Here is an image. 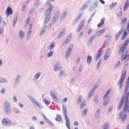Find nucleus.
I'll use <instances>...</instances> for the list:
<instances>
[{
    "label": "nucleus",
    "instance_id": "f257e3e1",
    "mask_svg": "<svg viewBox=\"0 0 129 129\" xmlns=\"http://www.w3.org/2000/svg\"><path fill=\"white\" fill-rule=\"evenodd\" d=\"M10 106L8 101H5L4 102V109L6 114L7 115H9L11 112Z\"/></svg>",
    "mask_w": 129,
    "mask_h": 129
},
{
    "label": "nucleus",
    "instance_id": "f03ea898",
    "mask_svg": "<svg viewBox=\"0 0 129 129\" xmlns=\"http://www.w3.org/2000/svg\"><path fill=\"white\" fill-rule=\"evenodd\" d=\"M12 123L10 119L6 118H3L2 121V124L6 126H10L12 125Z\"/></svg>",
    "mask_w": 129,
    "mask_h": 129
},
{
    "label": "nucleus",
    "instance_id": "7ed1b4c3",
    "mask_svg": "<svg viewBox=\"0 0 129 129\" xmlns=\"http://www.w3.org/2000/svg\"><path fill=\"white\" fill-rule=\"evenodd\" d=\"M98 0H94L93 3L89 8V10L90 11L94 10L97 7V5L99 3Z\"/></svg>",
    "mask_w": 129,
    "mask_h": 129
},
{
    "label": "nucleus",
    "instance_id": "20e7f679",
    "mask_svg": "<svg viewBox=\"0 0 129 129\" xmlns=\"http://www.w3.org/2000/svg\"><path fill=\"white\" fill-rule=\"evenodd\" d=\"M5 12L7 16L8 17L10 14L12 15V14L13 13V10L11 7H8L6 9Z\"/></svg>",
    "mask_w": 129,
    "mask_h": 129
},
{
    "label": "nucleus",
    "instance_id": "39448f33",
    "mask_svg": "<svg viewBox=\"0 0 129 129\" xmlns=\"http://www.w3.org/2000/svg\"><path fill=\"white\" fill-rule=\"evenodd\" d=\"M47 14V16L46 17L44 20V23L43 25H45L49 21L51 16V13H49V14Z\"/></svg>",
    "mask_w": 129,
    "mask_h": 129
},
{
    "label": "nucleus",
    "instance_id": "423d86ee",
    "mask_svg": "<svg viewBox=\"0 0 129 129\" xmlns=\"http://www.w3.org/2000/svg\"><path fill=\"white\" fill-rule=\"evenodd\" d=\"M62 111L63 112L64 116L66 117V119H69L68 117L67 116L66 108L64 105H62Z\"/></svg>",
    "mask_w": 129,
    "mask_h": 129
},
{
    "label": "nucleus",
    "instance_id": "0eeeda50",
    "mask_svg": "<svg viewBox=\"0 0 129 129\" xmlns=\"http://www.w3.org/2000/svg\"><path fill=\"white\" fill-rule=\"evenodd\" d=\"M118 115L119 117H120L121 120V121L125 120L126 119L127 117V115L126 114H125L124 116L122 115V113L121 112H119Z\"/></svg>",
    "mask_w": 129,
    "mask_h": 129
},
{
    "label": "nucleus",
    "instance_id": "6e6552de",
    "mask_svg": "<svg viewBox=\"0 0 129 129\" xmlns=\"http://www.w3.org/2000/svg\"><path fill=\"white\" fill-rule=\"evenodd\" d=\"M110 50V49H107L106 50L104 55V60H106L109 57V55H108L109 54V51Z\"/></svg>",
    "mask_w": 129,
    "mask_h": 129
},
{
    "label": "nucleus",
    "instance_id": "1a4fd4ad",
    "mask_svg": "<svg viewBox=\"0 0 129 129\" xmlns=\"http://www.w3.org/2000/svg\"><path fill=\"white\" fill-rule=\"evenodd\" d=\"M127 22V18L126 17H124L121 21V23L122 26H124L125 25Z\"/></svg>",
    "mask_w": 129,
    "mask_h": 129
},
{
    "label": "nucleus",
    "instance_id": "9d476101",
    "mask_svg": "<svg viewBox=\"0 0 129 129\" xmlns=\"http://www.w3.org/2000/svg\"><path fill=\"white\" fill-rule=\"evenodd\" d=\"M19 35L20 38L22 40L24 36L25 33L22 30H20L19 32Z\"/></svg>",
    "mask_w": 129,
    "mask_h": 129
},
{
    "label": "nucleus",
    "instance_id": "9b49d317",
    "mask_svg": "<svg viewBox=\"0 0 129 129\" xmlns=\"http://www.w3.org/2000/svg\"><path fill=\"white\" fill-rule=\"evenodd\" d=\"M21 76L20 75H18L16 77L14 82V85L15 86L18 84L19 81V79L20 78Z\"/></svg>",
    "mask_w": 129,
    "mask_h": 129
},
{
    "label": "nucleus",
    "instance_id": "f8f14e48",
    "mask_svg": "<svg viewBox=\"0 0 129 129\" xmlns=\"http://www.w3.org/2000/svg\"><path fill=\"white\" fill-rule=\"evenodd\" d=\"M106 30L105 28H104L97 31L96 33V35L97 36H99L103 34Z\"/></svg>",
    "mask_w": 129,
    "mask_h": 129
},
{
    "label": "nucleus",
    "instance_id": "ddd939ff",
    "mask_svg": "<svg viewBox=\"0 0 129 129\" xmlns=\"http://www.w3.org/2000/svg\"><path fill=\"white\" fill-rule=\"evenodd\" d=\"M105 20V19L104 18H102L101 20V22L97 25V27H101L102 25L104 24Z\"/></svg>",
    "mask_w": 129,
    "mask_h": 129
},
{
    "label": "nucleus",
    "instance_id": "4468645a",
    "mask_svg": "<svg viewBox=\"0 0 129 129\" xmlns=\"http://www.w3.org/2000/svg\"><path fill=\"white\" fill-rule=\"evenodd\" d=\"M67 14V12H64L61 14L59 16L60 18V20L63 19H64L66 17Z\"/></svg>",
    "mask_w": 129,
    "mask_h": 129
},
{
    "label": "nucleus",
    "instance_id": "2eb2a0df",
    "mask_svg": "<svg viewBox=\"0 0 129 129\" xmlns=\"http://www.w3.org/2000/svg\"><path fill=\"white\" fill-rule=\"evenodd\" d=\"M102 52H100V51H99L96 55L95 59L96 61L100 57L102 54Z\"/></svg>",
    "mask_w": 129,
    "mask_h": 129
},
{
    "label": "nucleus",
    "instance_id": "dca6fc26",
    "mask_svg": "<svg viewBox=\"0 0 129 129\" xmlns=\"http://www.w3.org/2000/svg\"><path fill=\"white\" fill-rule=\"evenodd\" d=\"M100 83V79H99L97 80L95 83V84L94 85V86L93 89V90L95 89L97 87L99 86V84Z\"/></svg>",
    "mask_w": 129,
    "mask_h": 129
},
{
    "label": "nucleus",
    "instance_id": "f3484780",
    "mask_svg": "<svg viewBox=\"0 0 129 129\" xmlns=\"http://www.w3.org/2000/svg\"><path fill=\"white\" fill-rule=\"evenodd\" d=\"M127 34L128 33H127L125 30H124L121 37V40H123L126 37Z\"/></svg>",
    "mask_w": 129,
    "mask_h": 129
},
{
    "label": "nucleus",
    "instance_id": "a211bd4d",
    "mask_svg": "<svg viewBox=\"0 0 129 129\" xmlns=\"http://www.w3.org/2000/svg\"><path fill=\"white\" fill-rule=\"evenodd\" d=\"M92 58L91 56L88 55L87 58V62L88 63V64H89L90 63L91 60Z\"/></svg>",
    "mask_w": 129,
    "mask_h": 129
},
{
    "label": "nucleus",
    "instance_id": "6ab92c4d",
    "mask_svg": "<svg viewBox=\"0 0 129 129\" xmlns=\"http://www.w3.org/2000/svg\"><path fill=\"white\" fill-rule=\"evenodd\" d=\"M32 103L34 104L35 105H37V106L40 108H41V107L39 105L37 101L34 98L31 101Z\"/></svg>",
    "mask_w": 129,
    "mask_h": 129
},
{
    "label": "nucleus",
    "instance_id": "aec40b11",
    "mask_svg": "<svg viewBox=\"0 0 129 129\" xmlns=\"http://www.w3.org/2000/svg\"><path fill=\"white\" fill-rule=\"evenodd\" d=\"M59 67V62H56L54 67V71H56L58 69V68Z\"/></svg>",
    "mask_w": 129,
    "mask_h": 129
},
{
    "label": "nucleus",
    "instance_id": "412c9836",
    "mask_svg": "<svg viewBox=\"0 0 129 129\" xmlns=\"http://www.w3.org/2000/svg\"><path fill=\"white\" fill-rule=\"evenodd\" d=\"M129 87V78H127V81L126 83V85L125 88V91L127 89H128Z\"/></svg>",
    "mask_w": 129,
    "mask_h": 129
},
{
    "label": "nucleus",
    "instance_id": "4be33fe9",
    "mask_svg": "<svg viewBox=\"0 0 129 129\" xmlns=\"http://www.w3.org/2000/svg\"><path fill=\"white\" fill-rule=\"evenodd\" d=\"M63 31L64 30H63L62 29L60 31V33L58 35L57 37V38L58 39H59L63 35Z\"/></svg>",
    "mask_w": 129,
    "mask_h": 129
},
{
    "label": "nucleus",
    "instance_id": "5701e85b",
    "mask_svg": "<svg viewBox=\"0 0 129 129\" xmlns=\"http://www.w3.org/2000/svg\"><path fill=\"white\" fill-rule=\"evenodd\" d=\"M8 82L7 80L5 78H3L0 79V82L5 83Z\"/></svg>",
    "mask_w": 129,
    "mask_h": 129
},
{
    "label": "nucleus",
    "instance_id": "b1692460",
    "mask_svg": "<svg viewBox=\"0 0 129 129\" xmlns=\"http://www.w3.org/2000/svg\"><path fill=\"white\" fill-rule=\"evenodd\" d=\"M56 116L57 117L56 118L55 120L56 121L60 122L62 121V118L61 116H59L58 115H57Z\"/></svg>",
    "mask_w": 129,
    "mask_h": 129
},
{
    "label": "nucleus",
    "instance_id": "393cba45",
    "mask_svg": "<svg viewBox=\"0 0 129 129\" xmlns=\"http://www.w3.org/2000/svg\"><path fill=\"white\" fill-rule=\"evenodd\" d=\"M129 42V38H127L122 45V46H126Z\"/></svg>",
    "mask_w": 129,
    "mask_h": 129
},
{
    "label": "nucleus",
    "instance_id": "a878e982",
    "mask_svg": "<svg viewBox=\"0 0 129 129\" xmlns=\"http://www.w3.org/2000/svg\"><path fill=\"white\" fill-rule=\"evenodd\" d=\"M109 125L110 124L109 123H105L103 125V126L104 127V129H109L110 128Z\"/></svg>",
    "mask_w": 129,
    "mask_h": 129
},
{
    "label": "nucleus",
    "instance_id": "bb28decb",
    "mask_svg": "<svg viewBox=\"0 0 129 129\" xmlns=\"http://www.w3.org/2000/svg\"><path fill=\"white\" fill-rule=\"evenodd\" d=\"M66 125L68 129H70V121L69 119H66Z\"/></svg>",
    "mask_w": 129,
    "mask_h": 129
},
{
    "label": "nucleus",
    "instance_id": "cd10ccee",
    "mask_svg": "<svg viewBox=\"0 0 129 129\" xmlns=\"http://www.w3.org/2000/svg\"><path fill=\"white\" fill-rule=\"evenodd\" d=\"M73 46V45H70L69 48H68L66 52L70 53L72 51Z\"/></svg>",
    "mask_w": 129,
    "mask_h": 129
},
{
    "label": "nucleus",
    "instance_id": "c85d7f7f",
    "mask_svg": "<svg viewBox=\"0 0 129 129\" xmlns=\"http://www.w3.org/2000/svg\"><path fill=\"white\" fill-rule=\"evenodd\" d=\"M117 4L116 2H113L111 5L110 6V9H112Z\"/></svg>",
    "mask_w": 129,
    "mask_h": 129
},
{
    "label": "nucleus",
    "instance_id": "c756f323",
    "mask_svg": "<svg viewBox=\"0 0 129 129\" xmlns=\"http://www.w3.org/2000/svg\"><path fill=\"white\" fill-rule=\"evenodd\" d=\"M45 120L48 123V124H49L51 126H54V124L53 123L47 118H46V119H45Z\"/></svg>",
    "mask_w": 129,
    "mask_h": 129
},
{
    "label": "nucleus",
    "instance_id": "7c9ffc66",
    "mask_svg": "<svg viewBox=\"0 0 129 129\" xmlns=\"http://www.w3.org/2000/svg\"><path fill=\"white\" fill-rule=\"evenodd\" d=\"M111 91V90L109 89L106 92V93L105 94V95L103 97V99L104 100H105L108 96V95L109 93Z\"/></svg>",
    "mask_w": 129,
    "mask_h": 129
},
{
    "label": "nucleus",
    "instance_id": "2f4dec72",
    "mask_svg": "<svg viewBox=\"0 0 129 129\" xmlns=\"http://www.w3.org/2000/svg\"><path fill=\"white\" fill-rule=\"evenodd\" d=\"M41 73V72H39L37 73L35 76L34 78L35 79H37L40 76Z\"/></svg>",
    "mask_w": 129,
    "mask_h": 129
},
{
    "label": "nucleus",
    "instance_id": "473e14b6",
    "mask_svg": "<svg viewBox=\"0 0 129 129\" xmlns=\"http://www.w3.org/2000/svg\"><path fill=\"white\" fill-rule=\"evenodd\" d=\"M122 33L120 32V31H118L116 34V39H117L116 41H117L118 39L119 38L120 36L121 35Z\"/></svg>",
    "mask_w": 129,
    "mask_h": 129
},
{
    "label": "nucleus",
    "instance_id": "72a5a7b5",
    "mask_svg": "<svg viewBox=\"0 0 129 129\" xmlns=\"http://www.w3.org/2000/svg\"><path fill=\"white\" fill-rule=\"evenodd\" d=\"M92 1V0H89L85 3L88 7L90 5Z\"/></svg>",
    "mask_w": 129,
    "mask_h": 129
},
{
    "label": "nucleus",
    "instance_id": "f704fd0d",
    "mask_svg": "<svg viewBox=\"0 0 129 129\" xmlns=\"http://www.w3.org/2000/svg\"><path fill=\"white\" fill-rule=\"evenodd\" d=\"M88 6H87L85 4L83 5L81 8V11H83L85 9H86Z\"/></svg>",
    "mask_w": 129,
    "mask_h": 129
},
{
    "label": "nucleus",
    "instance_id": "c9c22d12",
    "mask_svg": "<svg viewBox=\"0 0 129 129\" xmlns=\"http://www.w3.org/2000/svg\"><path fill=\"white\" fill-rule=\"evenodd\" d=\"M105 38L106 39V41L108 42H109L110 39V36L108 35H107L105 36Z\"/></svg>",
    "mask_w": 129,
    "mask_h": 129
},
{
    "label": "nucleus",
    "instance_id": "e433bc0d",
    "mask_svg": "<svg viewBox=\"0 0 129 129\" xmlns=\"http://www.w3.org/2000/svg\"><path fill=\"white\" fill-rule=\"evenodd\" d=\"M13 110L16 113H20V110L17 109L16 108L13 107Z\"/></svg>",
    "mask_w": 129,
    "mask_h": 129
},
{
    "label": "nucleus",
    "instance_id": "4c0bfd02",
    "mask_svg": "<svg viewBox=\"0 0 129 129\" xmlns=\"http://www.w3.org/2000/svg\"><path fill=\"white\" fill-rule=\"evenodd\" d=\"M53 53V51H51L50 52H48L47 54V56L48 57H50L51 56Z\"/></svg>",
    "mask_w": 129,
    "mask_h": 129
},
{
    "label": "nucleus",
    "instance_id": "58836bf2",
    "mask_svg": "<svg viewBox=\"0 0 129 129\" xmlns=\"http://www.w3.org/2000/svg\"><path fill=\"white\" fill-rule=\"evenodd\" d=\"M120 61H117L116 63L114 65V68L115 69H116L118 68V66L120 65Z\"/></svg>",
    "mask_w": 129,
    "mask_h": 129
},
{
    "label": "nucleus",
    "instance_id": "ea45409f",
    "mask_svg": "<svg viewBox=\"0 0 129 129\" xmlns=\"http://www.w3.org/2000/svg\"><path fill=\"white\" fill-rule=\"evenodd\" d=\"M128 89H127L126 91H125V89L124 92V95H125V96L129 97V91H128Z\"/></svg>",
    "mask_w": 129,
    "mask_h": 129
},
{
    "label": "nucleus",
    "instance_id": "a19ab883",
    "mask_svg": "<svg viewBox=\"0 0 129 129\" xmlns=\"http://www.w3.org/2000/svg\"><path fill=\"white\" fill-rule=\"evenodd\" d=\"M87 112V109H84L82 111L83 114H82V115L83 116H85Z\"/></svg>",
    "mask_w": 129,
    "mask_h": 129
},
{
    "label": "nucleus",
    "instance_id": "79ce46f5",
    "mask_svg": "<svg viewBox=\"0 0 129 129\" xmlns=\"http://www.w3.org/2000/svg\"><path fill=\"white\" fill-rule=\"evenodd\" d=\"M126 56H125V54H122L121 57V59L123 61L126 59Z\"/></svg>",
    "mask_w": 129,
    "mask_h": 129
},
{
    "label": "nucleus",
    "instance_id": "37998d69",
    "mask_svg": "<svg viewBox=\"0 0 129 129\" xmlns=\"http://www.w3.org/2000/svg\"><path fill=\"white\" fill-rule=\"evenodd\" d=\"M128 97L125 96V98L124 99H125L124 103L128 104Z\"/></svg>",
    "mask_w": 129,
    "mask_h": 129
},
{
    "label": "nucleus",
    "instance_id": "c03bdc74",
    "mask_svg": "<svg viewBox=\"0 0 129 129\" xmlns=\"http://www.w3.org/2000/svg\"><path fill=\"white\" fill-rule=\"evenodd\" d=\"M95 12H94V13H92V15H91V16L89 18V19L88 20L87 23H89L90 22V21L91 20V19L92 18V17L95 14Z\"/></svg>",
    "mask_w": 129,
    "mask_h": 129
},
{
    "label": "nucleus",
    "instance_id": "a18cd8bd",
    "mask_svg": "<svg viewBox=\"0 0 129 129\" xmlns=\"http://www.w3.org/2000/svg\"><path fill=\"white\" fill-rule=\"evenodd\" d=\"M98 96L97 95H96L94 97V101L96 102V104H97L99 101L98 100Z\"/></svg>",
    "mask_w": 129,
    "mask_h": 129
},
{
    "label": "nucleus",
    "instance_id": "49530a36",
    "mask_svg": "<svg viewBox=\"0 0 129 129\" xmlns=\"http://www.w3.org/2000/svg\"><path fill=\"white\" fill-rule=\"evenodd\" d=\"M55 46V45H54L53 44H52V43H51L49 46V47H50V48L49 49V50H51Z\"/></svg>",
    "mask_w": 129,
    "mask_h": 129
},
{
    "label": "nucleus",
    "instance_id": "de8ad7c7",
    "mask_svg": "<svg viewBox=\"0 0 129 129\" xmlns=\"http://www.w3.org/2000/svg\"><path fill=\"white\" fill-rule=\"evenodd\" d=\"M124 80H123L122 78H120V79L119 80L118 82V85L121 84L122 85V83L123 81Z\"/></svg>",
    "mask_w": 129,
    "mask_h": 129
},
{
    "label": "nucleus",
    "instance_id": "09e8293b",
    "mask_svg": "<svg viewBox=\"0 0 129 129\" xmlns=\"http://www.w3.org/2000/svg\"><path fill=\"white\" fill-rule=\"evenodd\" d=\"M54 97L52 99L53 101L56 102H58V100L56 96L55 95H54Z\"/></svg>",
    "mask_w": 129,
    "mask_h": 129
},
{
    "label": "nucleus",
    "instance_id": "8fccbe9b",
    "mask_svg": "<svg viewBox=\"0 0 129 129\" xmlns=\"http://www.w3.org/2000/svg\"><path fill=\"white\" fill-rule=\"evenodd\" d=\"M34 8L32 7L31 8L29 12V14H32L34 12Z\"/></svg>",
    "mask_w": 129,
    "mask_h": 129
},
{
    "label": "nucleus",
    "instance_id": "3c124183",
    "mask_svg": "<svg viewBox=\"0 0 129 129\" xmlns=\"http://www.w3.org/2000/svg\"><path fill=\"white\" fill-rule=\"evenodd\" d=\"M95 37V35H94L90 38L89 40L90 42H92V40Z\"/></svg>",
    "mask_w": 129,
    "mask_h": 129
},
{
    "label": "nucleus",
    "instance_id": "603ef678",
    "mask_svg": "<svg viewBox=\"0 0 129 129\" xmlns=\"http://www.w3.org/2000/svg\"><path fill=\"white\" fill-rule=\"evenodd\" d=\"M60 15V13L59 11L56 12L54 16L56 17V18H57Z\"/></svg>",
    "mask_w": 129,
    "mask_h": 129
},
{
    "label": "nucleus",
    "instance_id": "864d4df0",
    "mask_svg": "<svg viewBox=\"0 0 129 129\" xmlns=\"http://www.w3.org/2000/svg\"><path fill=\"white\" fill-rule=\"evenodd\" d=\"M86 105V104L84 103H83V101L82 102V103H81V105L80 106V108L81 109H82L84 107L85 105Z\"/></svg>",
    "mask_w": 129,
    "mask_h": 129
},
{
    "label": "nucleus",
    "instance_id": "5fc2aeb1",
    "mask_svg": "<svg viewBox=\"0 0 129 129\" xmlns=\"http://www.w3.org/2000/svg\"><path fill=\"white\" fill-rule=\"evenodd\" d=\"M44 28H43L42 29L41 32L40 34V35L41 36L45 32V31L44 30Z\"/></svg>",
    "mask_w": 129,
    "mask_h": 129
},
{
    "label": "nucleus",
    "instance_id": "6e6d98bb",
    "mask_svg": "<svg viewBox=\"0 0 129 129\" xmlns=\"http://www.w3.org/2000/svg\"><path fill=\"white\" fill-rule=\"evenodd\" d=\"M49 7L48 8V9L49 10L50 12H51L53 8V5H50L49 6Z\"/></svg>",
    "mask_w": 129,
    "mask_h": 129
},
{
    "label": "nucleus",
    "instance_id": "4d7b16f0",
    "mask_svg": "<svg viewBox=\"0 0 129 129\" xmlns=\"http://www.w3.org/2000/svg\"><path fill=\"white\" fill-rule=\"evenodd\" d=\"M82 100V98L81 96H79L78 100H77V102H78L79 103H80L81 102Z\"/></svg>",
    "mask_w": 129,
    "mask_h": 129
},
{
    "label": "nucleus",
    "instance_id": "13d9d810",
    "mask_svg": "<svg viewBox=\"0 0 129 129\" xmlns=\"http://www.w3.org/2000/svg\"><path fill=\"white\" fill-rule=\"evenodd\" d=\"M27 96L30 101L33 99V98L30 95H27Z\"/></svg>",
    "mask_w": 129,
    "mask_h": 129
},
{
    "label": "nucleus",
    "instance_id": "bf43d9fd",
    "mask_svg": "<svg viewBox=\"0 0 129 129\" xmlns=\"http://www.w3.org/2000/svg\"><path fill=\"white\" fill-rule=\"evenodd\" d=\"M100 112V110L99 109H98L96 112V116H98L99 115Z\"/></svg>",
    "mask_w": 129,
    "mask_h": 129
},
{
    "label": "nucleus",
    "instance_id": "052dcab7",
    "mask_svg": "<svg viewBox=\"0 0 129 129\" xmlns=\"http://www.w3.org/2000/svg\"><path fill=\"white\" fill-rule=\"evenodd\" d=\"M72 36L71 35H69L66 38V39L68 40L69 41L71 40L72 38Z\"/></svg>",
    "mask_w": 129,
    "mask_h": 129
},
{
    "label": "nucleus",
    "instance_id": "680f3d73",
    "mask_svg": "<svg viewBox=\"0 0 129 129\" xmlns=\"http://www.w3.org/2000/svg\"><path fill=\"white\" fill-rule=\"evenodd\" d=\"M108 102L106 100L105 101H104V103H103V105L104 106H106L107 104L108 103V102Z\"/></svg>",
    "mask_w": 129,
    "mask_h": 129
},
{
    "label": "nucleus",
    "instance_id": "e2e57ef3",
    "mask_svg": "<svg viewBox=\"0 0 129 129\" xmlns=\"http://www.w3.org/2000/svg\"><path fill=\"white\" fill-rule=\"evenodd\" d=\"M70 54V53L66 52L65 57L66 58H67L69 56Z\"/></svg>",
    "mask_w": 129,
    "mask_h": 129
},
{
    "label": "nucleus",
    "instance_id": "0e129e2a",
    "mask_svg": "<svg viewBox=\"0 0 129 129\" xmlns=\"http://www.w3.org/2000/svg\"><path fill=\"white\" fill-rule=\"evenodd\" d=\"M128 7V6H127V5H124V7L123 10L124 11H125L127 9V8Z\"/></svg>",
    "mask_w": 129,
    "mask_h": 129
},
{
    "label": "nucleus",
    "instance_id": "69168bd1",
    "mask_svg": "<svg viewBox=\"0 0 129 129\" xmlns=\"http://www.w3.org/2000/svg\"><path fill=\"white\" fill-rule=\"evenodd\" d=\"M44 102L46 104H50V103L49 101H47L46 99H45Z\"/></svg>",
    "mask_w": 129,
    "mask_h": 129
},
{
    "label": "nucleus",
    "instance_id": "338daca9",
    "mask_svg": "<svg viewBox=\"0 0 129 129\" xmlns=\"http://www.w3.org/2000/svg\"><path fill=\"white\" fill-rule=\"evenodd\" d=\"M63 71L61 70L59 74V75L61 77H62L63 76Z\"/></svg>",
    "mask_w": 129,
    "mask_h": 129
},
{
    "label": "nucleus",
    "instance_id": "774afa93",
    "mask_svg": "<svg viewBox=\"0 0 129 129\" xmlns=\"http://www.w3.org/2000/svg\"><path fill=\"white\" fill-rule=\"evenodd\" d=\"M128 103H124V108L127 109Z\"/></svg>",
    "mask_w": 129,
    "mask_h": 129
}]
</instances>
